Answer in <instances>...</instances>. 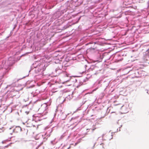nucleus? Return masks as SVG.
<instances>
[{"instance_id":"f257e3e1","label":"nucleus","mask_w":149,"mask_h":149,"mask_svg":"<svg viewBox=\"0 0 149 149\" xmlns=\"http://www.w3.org/2000/svg\"><path fill=\"white\" fill-rule=\"evenodd\" d=\"M47 107L45 106V107L42 106L41 108L39 109L40 111H41L42 112L40 113L42 115H45L47 113Z\"/></svg>"},{"instance_id":"f03ea898","label":"nucleus","mask_w":149,"mask_h":149,"mask_svg":"<svg viewBox=\"0 0 149 149\" xmlns=\"http://www.w3.org/2000/svg\"><path fill=\"white\" fill-rule=\"evenodd\" d=\"M147 55L149 56V51H148V53H147Z\"/></svg>"}]
</instances>
